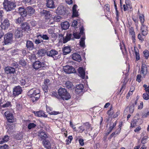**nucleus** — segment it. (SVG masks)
Wrapping results in <instances>:
<instances>
[{
  "instance_id": "25",
  "label": "nucleus",
  "mask_w": 149,
  "mask_h": 149,
  "mask_svg": "<svg viewBox=\"0 0 149 149\" xmlns=\"http://www.w3.org/2000/svg\"><path fill=\"white\" fill-rule=\"evenodd\" d=\"M26 47L28 49L31 50L33 49L34 44L32 41L28 40L26 42Z\"/></svg>"
},
{
  "instance_id": "35",
  "label": "nucleus",
  "mask_w": 149,
  "mask_h": 149,
  "mask_svg": "<svg viewBox=\"0 0 149 149\" xmlns=\"http://www.w3.org/2000/svg\"><path fill=\"white\" fill-rule=\"evenodd\" d=\"M125 79L126 77H125L124 79V80L123 83V84L120 91L119 93H121V94L123 93V92L125 90L126 88V84L127 81L126 82L125 81Z\"/></svg>"
},
{
  "instance_id": "12",
  "label": "nucleus",
  "mask_w": 149,
  "mask_h": 149,
  "mask_svg": "<svg viewBox=\"0 0 149 149\" xmlns=\"http://www.w3.org/2000/svg\"><path fill=\"white\" fill-rule=\"evenodd\" d=\"M22 91V88L20 86H16L13 89V95L14 96H18L21 93Z\"/></svg>"
},
{
  "instance_id": "2",
  "label": "nucleus",
  "mask_w": 149,
  "mask_h": 149,
  "mask_svg": "<svg viewBox=\"0 0 149 149\" xmlns=\"http://www.w3.org/2000/svg\"><path fill=\"white\" fill-rule=\"evenodd\" d=\"M58 93L59 97L63 100H67L71 98L70 95L65 88H60L58 91Z\"/></svg>"
},
{
  "instance_id": "21",
  "label": "nucleus",
  "mask_w": 149,
  "mask_h": 149,
  "mask_svg": "<svg viewBox=\"0 0 149 149\" xmlns=\"http://www.w3.org/2000/svg\"><path fill=\"white\" fill-rule=\"evenodd\" d=\"M125 4L123 5V10L125 11L127 10H128L132 8V6L131 3H130L129 1L127 0L125 1Z\"/></svg>"
},
{
  "instance_id": "48",
  "label": "nucleus",
  "mask_w": 149,
  "mask_h": 149,
  "mask_svg": "<svg viewBox=\"0 0 149 149\" xmlns=\"http://www.w3.org/2000/svg\"><path fill=\"white\" fill-rule=\"evenodd\" d=\"M85 38H82L80 39V45L81 47H84L85 46Z\"/></svg>"
},
{
  "instance_id": "57",
  "label": "nucleus",
  "mask_w": 149,
  "mask_h": 149,
  "mask_svg": "<svg viewBox=\"0 0 149 149\" xmlns=\"http://www.w3.org/2000/svg\"><path fill=\"white\" fill-rule=\"evenodd\" d=\"M51 38L53 39V40H55L58 37V35L56 33H54L51 35Z\"/></svg>"
},
{
  "instance_id": "24",
  "label": "nucleus",
  "mask_w": 149,
  "mask_h": 149,
  "mask_svg": "<svg viewBox=\"0 0 149 149\" xmlns=\"http://www.w3.org/2000/svg\"><path fill=\"white\" fill-rule=\"evenodd\" d=\"M42 143L44 147L46 149H51V144L49 140L46 139L44 141H43Z\"/></svg>"
},
{
  "instance_id": "8",
  "label": "nucleus",
  "mask_w": 149,
  "mask_h": 149,
  "mask_svg": "<svg viewBox=\"0 0 149 149\" xmlns=\"http://www.w3.org/2000/svg\"><path fill=\"white\" fill-rule=\"evenodd\" d=\"M64 71L67 74H70L75 72V69L72 66L66 65L63 67Z\"/></svg>"
},
{
  "instance_id": "39",
  "label": "nucleus",
  "mask_w": 149,
  "mask_h": 149,
  "mask_svg": "<svg viewBox=\"0 0 149 149\" xmlns=\"http://www.w3.org/2000/svg\"><path fill=\"white\" fill-rule=\"evenodd\" d=\"M139 120H140L139 118L133 119L131 123V127L132 128L134 127L136 125L137 121Z\"/></svg>"
},
{
  "instance_id": "6",
  "label": "nucleus",
  "mask_w": 149,
  "mask_h": 149,
  "mask_svg": "<svg viewBox=\"0 0 149 149\" xmlns=\"http://www.w3.org/2000/svg\"><path fill=\"white\" fill-rule=\"evenodd\" d=\"M13 34L11 33H8L4 36V43L5 45L10 43L13 40Z\"/></svg>"
},
{
  "instance_id": "1",
  "label": "nucleus",
  "mask_w": 149,
  "mask_h": 149,
  "mask_svg": "<svg viewBox=\"0 0 149 149\" xmlns=\"http://www.w3.org/2000/svg\"><path fill=\"white\" fill-rule=\"evenodd\" d=\"M28 96L31 98V100L33 102L39 99L40 97V91L36 88H32L28 92Z\"/></svg>"
},
{
  "instance_id": "27",
  "label": "nucleus",
  "mask_w": 149,
  "mask_h": 149,
  "mask_svg": "<svg viewBox=\"0 0 149 149\" xmlns=\"http://www.w3.org/2000/svg\"><path fill=\"white\" fill-rule=\"evenodd\" d=\"M78 72L79 76L82 78L84 79L85 76V71L82 67H79L78 69Z\"/></svg>"
},
{
  "instance_id": "43",
  "label": "nucleus",
  "mask_w": 149,
  "mask_h": 149,
  "mask_svg": "<svg viewBox=\"0 0 149 149\" xmlns=\"http://www.w3.org/2000/svg\"><path fill=\"white\" fill-rule=\"evenodd\" d=\"M139 19L141 24H143L145 21V17L143 14H140L139 15Z\"/></svg>"
},
{
  "instance_id": "5",
  "label": "nucleus",
  "mask_w": 149,
  "mask_h": 149,
  "mask_svg": "<svg viewBox=\"0 0 149 149\" xmlns=\"http://www.w3.org/2000/svg\"><path fill=\"white\" fill-rule=\"evenodd\" d=\"M41 16L43 17L46 21H49L48 24L50 22L52 19V15L50 11L46 10H43L41 12Z\"/></svg>"
},
{
  "instance_id": "14",
  "label": "nucleus",
  "mask_w": 149,
  "mask_h": 149,
  "mask_svg": "<svg viewBox=\"0 0 149 149\" xmlns=\"http://www.w3.org/2000/svg\"><path fill=\"white\" fill-rule=\"evenodd\" d=\"M72 59L78 62H80L82 60L80 55L77 53H74L72 55Z\"/></svg>"
},
{
  "instance_id": "4",
  "label": "nucleus",
  "mask_w": 149,
  "mask_h": 149,
  "mask_svg": "<svg viewBox=\"0 0 149 149\" xmlns=\"http://www.w3.org/2000/svg\"><path fill=\"white\" fill-rule=\"evenodd\" d=\"M32 66L36 70L38 69L40 70H45L47 67V66L44 62L38 60L34 62Z\"/></svg>"
},
{
  "instance_id": "15",
  "label": "nucleus",
  "mask_w": 149,
  "mask_h": 149,
  "mask_svg": "<svg viewBox=\"0 0 149 149\" xmlns=\"http://www.w3.org/2000/svg\"><path fill=\"white\" fill-rule=\"evenodd\" d=\"M147 72L148 70L147 65L145 64H142L140 72L141 74L144 77L146 75Z\"/></svg>"
},
{
  "instance_id": "40",
  "label": "nucleus",
  "mask_w": 149,
  "mask_h": 149,
  "mask_svg": "<svg viewBox=\"0 0 149 149\" xmlns=\"http://www.w3.org/2000/svg\"><path fill=\"white\" fill-rule=\"evenodd\" d=\"M143 54L145 58L147 60L149 57V51L147 49H145L143 51Z\"/></svg>"
},
{
  "instance_id": "56",
  "label": "nucleus",
  "mask_w": 149,
  "mask_h": 149,
  "mask_svg": "<svg viewBox=\"0 0 149 149\" xmlns=\"http://www.w3.org/2000/svg\"><path fill=\"white\" fill-rule=\"evenodd\" d=\"M58 38L59 39V41L60 42H63V38H64L63 35L61 33L59 34Z\"/></svg>"
},
{
  "instance_id": "13",
  "label": "nucleus",
  "mask_w": 149,
  "mask_h": 149,
  "mask_svg": "<svg viewBox=\"0 0 149 149\" xmlns=\"http://www.w3.org/2000/svg\"><path fill=\"white\" fill-rule=\"evenodd\" d=\"M38 136L40 137L41 141H44L48 138L47 134L43 131V130H40L38 132Z\"/></svg>"
},
{
  "instance_id": "11",
  "label": "nucleus",
  "mask_w": 149,
  "mask_h": 149,
  "mask_svg": "<svg viewBox=\"0 0 149 149\" xmlns=\"http://www.w3.org/2000/svg\"><path fill=\"white\" fill-rule=\"evenodd\" d=\"M83 125L85 130V133L87 134L88 132L92 131L93 127L92 125L89 122H86L83 123Z\"/></svg>"
},
{
  "instance_id": "34",
  "label": "nucleus",
  "mask_w": 149,
  "mask_h": 149,
  "mask_svg": "<svg viewBox=\"0 0 149 149\" xmlns=\"http://www.w3.org/2000/svg\"><path fill=\"white\" fill-rule=\"evenodd\" d=\"M69 22L67 21L64 22L61 24L62 29L65 30L68 29L69 26Z\"/></svg>"
},
{
  "instance_id": "9",
  "label": "nucleus",
  "mask_w": 149,
  "mask_h": 149,
  "mask_svg": "<svg viewBox=\"0 0 149 149\" xmlns=\"http://www.w3.org/2000/svg\"><path fill=\"white\" fill-rule=\"evenodd\" d=\"M58 52L55 49H52L46 52L47 56L52 57L54 60H56L58 58V57L56 56L58 54Z\"/></svg>"
},
{
  "instance_id": "47",
  "label": "nucleus",
  "mask_w": 149,
  "mask_h": 149,
  "mask_svg": "<svg viewBox=\"0 0 149 149\" xmlns=\"http://www.w3.org/2000/svg\"><path fill=\"white\" fill-rule=\"evenodd\" d=\"M129 34L131 36L135 35V32L134 31V29L133 27L130 26L129 28Z\"/></svg>"
},
{
  "instance_id": "45",
  "label": "nucleus",
  "mask_w": 149,
  "mask_h": 149,
  "mask_svg": "<svg viewBox=\"0 0 149 149\" xmlns=\"http://www.w3.org/2000/svg\"><path fill=\"white\" fill-rule=\"evenodd\" d=\"M24 19V17L22 16H21L16 20V23L17 24H19L22 23Z\"/></svg>"
},
{
  "instance_id": "23",
  "label": "nucleus",
  "mask_w": 149,
  "mask_h": 149,
  "mask_svg": "<svg viewBox=\"0 0 149 149\" xmlns=\"http://www.w3.org/2000/svg\"><path fill=\"white\" fill-rule=\"evenodd\" d=\"M5 72L7 74H14L15 72V69L11 67H6L4 69Z\"/></svg>"
},
{
  "instance_id": "33",
  "label": "nucleus",
  "mask_w": 149,
  "mask_h": 149,
  "mask_svg": "<svg viewBox=\"0 0 149 149\" xmlns=\"http://www.w3.org/2000/svg\"><path fill=\"white\" fill-rule=\"evenodd\" d=\"M61 17L59 16H55L54 17H52V19L50 22L49 23V24L51 25L55 23V22H59L60 21Z\"/></svg>"
},
{
  "instance_id": "59",
  "label": "nucleus",
  "mask_w": 149,
  "mask_h": 149,
  "mask_svg": "<svg viewBox=\"0 0 149 149\" xmlns=\"http://www.w3.org/2000/svg\"><path fill=\"white\" fill-rule=\"evenodd\" d=\"M142 117L143 118H146L149 116V111L146 113H143L142 114Z\"/></svg>"
},
{
  "instance_id": "41",
  "label": "nucleus",
  "mask_w": 149,
  "mask_h": 149,
  "mask_svg": "<svg viewBox=\"0 0 149 149\" xmlns=\"http://www.w3.org/2000/svg\"><path fill=\"white\" fill-rule=\"evenodd\" d=\"M123 47L121 45V43H120V49L121 50L123 53V54L124 53L127 54V50L125 47V45L124 44H123Z\"/></svg>"
},
{
  "instance_id": "49",
  "label": "nucleus",
  "mask_w": 149,
  "mask_h": 149,
  "mask_svg": "<svg viewBox=\"0 0 149 149\" xmlns=\"http://www.w3.org/2000/svg\"><path fill=\"white\" fill-rule=\"evenodd\" d=\"M12 105L10 102L7 101L6 103L2 105V108H6L9 107H11Z\"/></svg>"
},
{
  "instance_id": "22",
  "label": "nucleus",
  "mask_w": 149,
  "mask_h": 149,
  "mask_svg": "<svg viewBox=\"0 0 149 149\" xmlns=\"http://www.w3.org/2000/svg\"><path fill=\"white\" fill-rule=\"evenodd\" d=\"M22 29V30L24 31H28L30 30V27L29 24L27 22L23 23L22 24V27H20Z\"/></svg>"
},
{
  "instance_id": "36",
  "label": "nucleus",
  "mask_w": 149,
  "mask_h": 149,
  "mask_svg": "<svg viewBox=\"0 0 149 149\" xmlns=\"http://www.w3.org/2000/svg\"><path fill=\"white\" fill-rule=\"evenodd\" d=\"M65 85L66 88L69 89H72L73 87L72 83L69 81H68L65 83Z\"/></svg>"
},
{
  "instance_id": "42",
  "label": "nucleus",
  "mask_w": 149,
  "mask_h": 149,
  "mask_svg": "<svg viewBox=\"0 0 149 149\" xmlns=\"http://www.w3.org/2000/svg\"><path fill=\"white\" fill-rule=\"evenodd\" d=\"M36 125L34 123H30L27 126V128L30 130L35 128L36 126Z\"/></svg>"
},
{
  "instance_id": "16",
  "label": "nucleus",
  "mask_w": 149,
  "mask_h": 149,
  "mask_svg": "<svg viewBox=\"0 0 149 149\" xmlns=\"http://www.w3.org/2000/svg\"><path fill=\"white\" fill-rule=\"evenodd\" d=\"M19 13L23 17H26L27 16L26 8H24L23 7H20L18 9Z\"/></svg>"
},
{
  "instance_id": "61",
  "label": "nucleus",
  "mask_w": 149,
  "mask_h": 149,
  "mask_svg": "<svg viewBox=\"0 0 149 149\" xmlns=\"http://www.w3.org/2000/svg\"><path fill=\"white\" fill-rule=\"evenodd\" d=\"M43 42V41L42 40H40L38 38L36 39L34 41L35 44L37 45L39 44L41 42Z\"/></svg>"
},
{
  "instance_id": "58",
  "label": "nucleus",
  "mask_w": 149,
  "mask_h": 149,
  "mask_svg": "<svg viewBox=\"0 0 149 149\" xmlns=\"http://www.w3.org/2000/svg\"><path fill=\"white\" fill-rule=\"evenodd\" d=\"M78 12L77 10H72V17H77L78 16Z\"/></svg>"
},
{
  "instance_id": "52",
  "label": "nucleus",
  "mask_w": 149,
  "mask_h": 149,
  "mask_svg": "<svg viewBox=\"0 0 149 149\" xmlns=\"http://www.w3.org/2000/svg\"><path fill=\"white\" fill-rule=\"evenodd\" d=\"M118 135L116 134V133L115 132H113L109 136L108 138V139L110 140L111 139L112 137H115Z\"/></svg>"
},
{
  "instance_id": "3",
  "label": "nucleus",
  "mask_w": 149,
  "mask_h": 149,
  "mask_svg": "<svg viewBox=\"0 0 149 149\" xmlns=\"http://www.w3.org/2000/svg\"><path fill=\"white\" fill-rule=\"evenodd\" d=\"M3 5L4 9L7 11L12 10L16 7V5L14 3L8 0H4Z\"/></svg>"
},
{
  "instance_id": "62",
  "label": "nucleus",
  "mask_w": 149,
  "mask_h": 149,
  "mask_svg": "<svg viewBox=\"0 0 149 149\" xmlns=\"http://www.w3.org/2000/svg\"><path fill=\"white\" fill-rule=\"evenodd\" d=\"M79 132L80 133H82L84 132H85V130L84 127V126H81L79 127Z\"/></svg>"
},
{
  "instance_id": "55",
  "label": "nucleus",
  "mask_w": 149,
  "mask_h": 149,
  "mask_svg": "<svg viewBox=\"0 0 149 149\" xmlns=\"http://www.w3.org/2000/svg\"><path fill=\"white\" fill-rule=\"evenodd\" d=\"M143 36L142 34L141 33H139L138 36V38L141 41V42H143L144 41V38L143 37Z\"/></svg>"
},
{
  "instance_id": "53",
  "label": "nucleus",
  "mask_w": 149,
  "mask_h": 149,
  "mask_svg": "<svg viewBox=\"0 0 149 149\" xmlns=\"http://www.w3.org/2000/svg\"><path fill=\"white\" fill-rule=\"evenodd\" d=\"M148 138V136H144L141 140V143L143 145L146 143L147 142Z\"/></svg>"
},
{
  "instance_id": "10",
  "label": "nucleus",
  "mask_w": 149,
  "mask_h": 149,
  "mask_svg": "<svg viewBox=\"0 0 149 149\" xmlns=\"http://www.w3.org/2000/svg\"><path fill=\"white\" fill-rule=\"evenodd\" d=\"M8 122L10 123H13L14 122V117L13 114L10 113L9 111H6L4 113Z\"/></svg>"
},
{
  "instance_id": "50",
  "label": "nucleus",
  "mask_w": 149,
  "mask_h": 149,
  "mask_svg": "<svg viewBox=\"0 0 149 149\" xmlns=\"http://www.w3.org/2000/svg\"><path fill=\"white\" fill-rule=\"evenodd\" d=\"M104 10L106 12H109L110 11V5L109 4H105L104 6Z\"/></svg>"
},
{
  "instance_id": "31",
  "label": "nucleus",
  "mask_w": 149,
  "mask_h": 149,
  "mask_svg": "<svg viewBox=\"0 0 149 149\" xmlns=\"http://www.w3.org/2000/svg\"><path fill=\"white\" fill-rule=\"evenodd\" d=\"M52 109L50 107H46V110L47 113L51 115H56L60 113L59 111H51Z\"/></svg>"
},
{
  "instance_id": "37",
  "label": "nucleus",
  "mask_w": 149,
  "mask_h": 149,
  "mask_svg": "<svg viewBox=\"0 0 149 149\" xmlns=\"http://www.w3.org/2000/svg\"><path fill=\"white\" fill-rule=\"evenodd\" d=\"M134 50L135 54L136 60V61H139L140 58L139 51L137 49H136L135 47H134Z\"/></svg>"
},
{
  "instance_id": "17",
  "label": "nucleus",
  "mask_w": 149,
  "mask_h": 149,
  "mask_svg": "<svg viewBox=\"0 0 149 149\" xmlns=\"http://www.w3.org/2000/svg\"><path fill=\"white\" fill-rule=\"evenodd\" d=\"M114 113L113 108L112 105L110 107V109L107 111V114L108 115V117L107 119V121H109L111 118Z\"/></svg>"
},
{
  "instance_id": "29",
  "label": "nucleus",
  "mask_w": 149,
  "mask_h": 149,
  "mask_svg": "<svg viewBox=\"0 0 149 149\" xmlns=\"http://www.w3.org/2000/svg\"><path fill=\"white\" fill-rule=\"evenodd\" d=\"M71 49L70 47L69 46L65 47L63 50V54L64 55H66L67 54L70 53L71 51Z\"/></svg>"
},
{
  "instance_id": "20",
  "label": "nucleus",
  "mask_w": 149,
  "mask_h": 149,
  "mask_svg": "<svg viewBox=\"0 0 149 149\" xmlns=\"http://www.w3.org/2000/svg\"><path fill=\"white\" fill-rule=\"evenodd\" d=\"M46 6L50 8H55V5L53 0H46Z\"/></svg>"
},
{
  "instance_id": "54",
  "label": "nucleus",
  "mask_w": 149,
  "mask_h": 149,
  "mask_svg": "<svg viewBox=\"0 0 149 149\" xmlns=\"http://www.w3.org/2000/svg\"><path fill=\"white\" fill-rule=\"evenodd\" d=\"M19 63L22 66H25L26 65V62L24 60H20Z\"/></svg>"
},
{
  "instance_id": "64",
  "label": "nucleus",
  "mask_w": 149,
  "mask_h": 149,
  "mask_svg": "<svg viewBox=\"0 0 149 149\" xmlns=\"http://www.w3.org/2000/svg\"><path fill=\"white\" fill-rule=\"evenodd\" d=\"M0 149H8V146L6 144L3 146H0Z\"/></svg>"
},
{
  "instance_id": "32",
  "label": "nucleus",
  "mask_w": 149,
  "mask_h": 149,
  "mask_svg": "<svg viewBox=\"0 0 149 149\" xmlns=\"http://www.w3.org/2000/svg\"><path fill=\"white\" fill-rule=\"evenodd\" d=\"M72 34L67 33L65 37H64L63 40V43H65L68 41L70 40L72 37Z\"/></svg>"
},
{
  "instance_id": "38",
  "label": "nucleus",
  "mask_w": 149,
  "mask_h": 149,
  "mask_svg": "<svg viewBox=\"0 0 149 149\" xmlns=\"http://www.w3.org/2000/svg\"><path fill=\"white\" fill-rule=\"evenodd\" d=\"M117 123V120H116L114 123H111L109 125V129L111 131L113 130V128L116 126Z\"/></svg>"
},
{
  "instance_id": "44",
  "label": "nucleus",
  "mask_w": 149,
  "mask_h": 149,
  "mask_svg": "<svg viewBox=\"0 0 149 149\" xmlns=\"http://www.w3.org/2000/svg\"><path fill=\"white\" fill-rule=\"evenodd\" d=\"M73 139V137L72 135L68 136L67 139L65 140L66 144V145H68L71 143Z\"/></svg>"
},
{
  "instance_id": "60",
  "label": "nucleus",
  "mask_w": 149,
  "mask_h": 149,
  "mask_svg": "<svg viewBox=\"0 0 149 149\" xmlns=\"http://www.w3.org/2000/svg\"><path fill=\"white\" fill-rule=\"evenodd\" d=\"M51 95L53 97H56L57 98H59V96L58 95L57 93L56 92H53L52 93Z\"/></svg>"
},
{
  "instance_id": "18",
  "label": "nucleus",
  "mask_w": 149,
  "mask_h": 149,
  "mask_svg": "<svg viewBox=\"0 0 149 149\" xmlns=\"http://www.w3.org/2000/svg\"><path fill=\"white\" fill-rule=\"evenodd\" d=\"M34 113L35 116L38 117L47 118V115L45 114L44 111L40 110L37 111H34Z\"/></svg>"
},
{
  "instance_id": "46",
  "label": "nucleus",
  "mask_w": 149,
  "mask_h": 149,
  "mask_svg": "<svg viewBox=\"0 0 149 149\" xmlns=\"http://www.w3.org/2000/svg\"><path fill=\"white\" fill-rule=\"evenodd\" d=\"M23 136L20 133H17L14 136V138L17 140H19L22 139Z\"/></svg>"
},
{
  "instance_id": "30",
  "label": "nucleus",
  "mask_w": 149,
  "mask_h": 149,
  "mask_svg": "<svg viewBox=\"0 0 149 149\" xmlns=\"http://www.w3.org/2000/svg\"><path fill=\"white\" fill-rule=\"evenodd\" d=\"M27 15L29 16L32 15L34 13V9L30 6H28L26 8Z\"/></svg>"
},
{
  "instance_id": "28",
  "label": "nucleus",
  "mask_w": 149,
  "mask_h": 149,
  "mask_svg": "<svg viewBox=\"0 0 149 149\" xmlns=\"http://www.w3.org/2000/svg\"><path fill=\"white\" fill-rule=\"evenodd\" d=\"M84 88V86L82 84H79L77 86L75 89L76 93L77 94H79L82 91Z\"/></svg>"
},
{
  "instance_id": "63",
  "label": "nucleus",
  "mask_w": 149,
  "mask_h": 149,
  "mask_svg": "<svg viewBox=\"0 0 149 149\" xmlns=\"http://www.w3.org/2000/svg\"><path fill=\"white\" fill-rule=\"evenodd\" d=\"M73 35L74 38L76 39H79L81 37V35L79 34H78L76 33L73 32Z\"/></svg>"
},
{
  "instance_id": "51",
  "label": "nucleus",
  "mask_w": 149,
  "mask_h": 149,
  "mask_svg": "<svg viewBox=\"0 0 149 149\" xmlns=\"http://www.w3.org/2000/svg\"><path fill=\"white\" fill-rule=\"evenodd\" d=\"M143 99L145 100L149 99V94L147 93H144L143 95Z\"/></svg>"
},
{
  "instance_id": "7",
  "label": "nucleus",
  "mask_w": 149,
  "mask_h": 149,
  "mask_svg": "<svg viewBox=\"0 0 149 149\" xmlns=\"http://www.w3.org/2000/svg\"><path fill=\"white\" fill-rule=\"evenodd\" d=\"M1 28L3 30L7 29L10 26V24L9 20L6 18L3 21L2 19L1 21Z\"/></svg>"
},
{
  "instance_id": "26",
  "label": "nucleus",
  "mask_w": 149,
  "mask_h": 149,
  "mask_svg": "<svg viewBox=\"0 0 149 149\" xmlns=\"http://www.w3.org/2000/svg\"><path fill=\"white\" fill-rule=\"evenodd\" d=\"M142 34L143 36H146L148 33L147 27L143 24H141V29Z\"/></svg>"
},
{
  "instance_id": "19",
  "label": "nucleus",
  "mask_w": 149,
  "mask_h": 149,
  "mask_svg": "<svg viewBox=\"0 0 149 149\" xmlns=\"http://www.w3.org/2000/svg\"><path fill=\"white\" fill-rule=\"evenodd\" d=\"M23 31L21 28H18L15 31V36L16 38H18L22 37L23 35Z\"/></svg>"
}]
</instances>
